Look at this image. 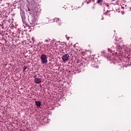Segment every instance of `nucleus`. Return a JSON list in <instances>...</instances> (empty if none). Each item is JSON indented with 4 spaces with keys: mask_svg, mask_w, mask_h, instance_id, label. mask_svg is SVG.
Returning a JSON list of instances; mask_svg holds the SVG:
<instances>
[{
    "mask_svg": "<svg viewBox=\"0 0 131 131\" xmlns=\"http://www.w3.org/2000/svg\"><path fill=\"white\" fill-rule=\"evenodd\" d=\"M103 19H104L103 18H102V19H101V20H102Z\"/></svg>",
    "mask_w": 131,
    "mask_h": 131,
    "instance_id": "9b49d317",
    "label": "nucleus"
},
{
    "mask_svg": "<svg viewBox=\"0 0 131 131\" xmlns=\"http://www.w3.org/2000/svg\"><path fill=\"white\" fill-rule=\"evenodd\" d=\"M54 21H55V22H57V23H58L59 25H61V24H62V22H61V19H60V18H55Z\"/></svg>",
    "mask_w": 131,
    "mask_h": 131,
    "instance_id": "39448f33",
    "label": "nucleus"
},
{
    "mask_svg": "<svg viewBox=\"0 0 131 131\" xmlns=\"http://www.w3.org/2000/svg\"><path fill=\"white\" fill-rule=\"evenodd\" d=\"M40 59L42 64H47L48 63V56L45 54H42L40 56Z\"/></svg>",
    "mask_w": 131,
    "mask_h": 131,
    "instance_id": "f257e3e1",
    "label": "nucleus"
},
{
    "mask_svg": "<svg viewBox=\"0 0 131 131\" xmlns=\"http://www.w3.org/2000/svg\"><path fill=\"white\" fill-rule=\"evenodd\" d=\"M97 4H100V3H102V0H97Z\"/></svg>",
    "mask_w": 131,
    "mask_h": 131,
    "instance_id": "6e6552de",
    "label": "nucleus"
},
{
    "mask_svg": "<svg viewBox=\"0 0 131 131\" xmlns=\"http://www.w3.org/2000/svg\"><path fill=\"white\" fill-rule=\"evenodd\" d=\"M28 11H29V12H30V11H31L30 8H28Z\"/></svg>",
    "mask_w": 131,
    "mask_h": 131,
    "instance_id": "1a4fd4ad",
    "label": "nucleus"
},
{
    "mask_svg": "<svg viewBox=\"0 0 131 131\" xmlns=\"http://www.w3.org/2000/svg\"><path fill=\"white\" fill-rule=\"evenodd\" d=\"M87 4H90V2H87Z\"/></svg>",
    "mask_w": 131,
    "mask_h": 131,
    "instance_id": "9d476101",
    "label": "nucleus"
},
{
    "mask_svg": "<svg viewBox=\"0 0 131 131\" xmlns=\"http://www.w3.org/2000/svg\"><path fill=\"white\" fill-rule=\"evenodd\" d=\"M27 69H28V68L27 67V66H25L24 68L23 72H27V71H28V70H27Z\"/></svg>",
    "mask_w": 131,
    "mask_h": 131,
    "instance_id": "0eeeda50",
    "label": "nucleus"
},
{
    "mask_svg": "<svg viewBox=\"0 0 131 131\" xmlns=\"http://www.w3.org/2000/svg\"><path fill=\"white\" fill-rule=\"evenodd\" d=\"M35 103L37 107L38 108L40 107V106H41V102L40 101H35Z\"/></svg>",
    "mask_w": 131,
    "mask_h": 131,
    "instance_id": "20e7f679",
    "label": "nucleus"
},
{
    "mask_svg": "<svg viewBox=\"0 0 131 131\" xmlns=\"http://www.w3.org/2000/svg\"><path fill=\"white\" fill-rule=\"evenodd\" d=\"M62 60L63 61H67L69 59V54H66L62 56Z\"/></svg>",
    "mask_w": 131,
    "mask_h": 131,
    "instance_id": "f03ea898",
    "label": "nucleus"
},
{
    "mask_svg": "<svg viewBox=\"0 0 131 131\" xmlns=\"http://www.w3.org/2000/svg\"><path fill=\"white\" fill-rule=\"evenodd\" d=\"M41 81H42L41 78H35V83H40V82H41Z\"/></svg>",
    "mask_w": 131,
    "mask_h": 131,
    "instance_id": "7ed1b4c3",
    "label": "nucleus"
},
{
    "mask_svg": "<svg viewBox=\"0 0 131 131\" xmlns=\"http://www.w3.org/2000/svg\"><path fill=\"white\" fill-rule=\"evenodd\" d=\"M104 15H106V16H109L110 17V15H111V11L107 10L104 13Z\"/></svg>",
    "mask_w": 131,
    "mask_h": 131,
    "instance_id": "423d86ee",
    "label": "nucleus"
}]
</instances>
